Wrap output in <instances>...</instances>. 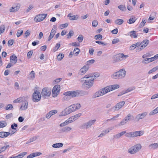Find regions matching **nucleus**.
I'll use <instances>...</instances> for the list:
<instances>
[{
  "mask_svg": "<svg viewBox=\"0 0 158 158\" xmlns=\"http://www.w3.org/2000/svg\"><path fill=\"white\" fill-rule=\"evenodd\" d=\"M118 85H113L110 86H106L100 89L93 96V98H95L102 96L111 91L115 90L119 88Z\"/></svg>",
  "mask_w": 158,
  "mask_h": 158,
  "instance_id": "nucleus-1",
  "label": "nucleus"
},
{
  "mask_svg": "<svg viewBox=\"0 0 158 158\" xmlns=\"http://www.w3.org/2000/svg\"><path fill=\"white\" fill-rule=\"evenodd\" d=\"M142 146L140 144H137L129 148L128 150V152L131 154H135L140 150Z\"/></svg>",
  "mask_w": 158,
  "mask_h": 158,
  "instance_id": "nucleus-2",
  "label": "nucleus"
},
{
  "mask_svg": "<svg viewBox=\"0 0 158 158\" xmlns=\"http://www.w3.org/2000/svg\"><path fill=\"white\" fill-rule=\"evenodd\" d=\"M51 90L48 88H44L42 90L41 94L43 98H46L49 97L51 95Z\"/></svg>",
  "mask_w": 158,
  "mask_h": 158,
  "instance_id": "nucleus-3",
  "label": "nucleus"
},
{
  "mask_svg": "<svg viewBox=\"0 0 158 158\" xmlns=\"http://www.w3.org/2000/svg\"><path fill=\"white\" fill-rule=\"evenodd\" d=\"M149 41L148 40H144L141 43V46L136 48V52H139L141 51L148 44Z\"/></svg>",
  "mask_w": 158,
  "mask_h": 158,
  "instance_id": "nucleus-4",
  "label": "nucleus"
},
{
  "mask_svg": "<svg viewBox=\"0 0 158 158\" xmlns=\"http://www.w3.org/2000/svg\"><path fill=\"white\" fill-rule=\"evenodd\" d=\"M41 96L40 93L38 91L35 92L32 96V99L34 102H38L40 100Z\"/></svg>",
  "mask_w": 158,
  "mask_h": 158,
  "instance_id": "nucleus-5",
  "label": "nucleus"
},
{
  "mask_svg": "<svg viewBox=\"0 0 158 158\" xmlns=\"http://www.w3.org/2000/svg\"><path fill=\"white\" fill-rule=\"evenodd\" d=\"M60 90V86L59 85L54 86L52 89V94L53 97H56Z\"/></svg>",
  "mask_w": 158,
  "mask_h": 158,
  "instance_id": "nucleus-6",
  "label": "nucleus"
},
{
  "mask_svg": "<svg viewBox=\"0 0 158 158\" xmlns=\"http://www.w3.org/2000/svg\"><path fill=\"white\" fill-rule=\"evenodd\" d=\"M96 121V119H91L89 120L87 123H84L82 127L86 129H88L92 125L94 124Z\"/></svg>",
  "mask_w": 158,
  "mask_h": 158,
  "instance_id": "nucleus-7",
  "label": "nucleus"
},
{
  "mask_svg": "<svg viewBox=\"0 0 158 158\" xmlns=\"http://www.w3.org/2000/svg\"><path fill=\"white\" fill-rule=\"evenodd\" d=\"M64 95L69 96V97H72L78 96L79 95V93L77 91H69L64 92Z\"/></svg>",
  "mask_w": 158,
  "mask_h": 158,
  "instance_id": "nucleus-8",
  "label": "nucleus"
},
{
  "mask_svg": "<svg viewBox=\"0 0 158 158\" xmlns=\"http://www.w3.org/2000/svg\"><path fill=\"white\" fill-rule=\"evenodd\" d=\"M47 16V14H42L36 15L34 19V20L36 22H40L43 21Z\"/></svg>",
  "mask_w": 158,
  "mask_h": 158,
  "instance_id": "nucleus-9",
  "label": "nucleus"
},
{
  "mask_svg": "<svg viewBox=\"0 0 158 158\" xmlns=\"http://www.w3.org/2000/svg\"><path fill=\"white\" fill-rule=\"evenodd\" d=\"M147 112H144L141 114H139L136 115L135 118L136 122H138L140 119H143L147 115Z\"/></svg>",
  "mask_w": 158,
  "mask_h": 158,
  "instance_id": "nucleus-10",
  "label": "nucleus"
},
{
  "mask_svg": "<svg viewBox=\"0 0 158 158\" xmlns=\"http://www.w3.org/2000/svg\"><path fill=\"white\" fill-rule=\"evenodd\" d=\"M94 78H93L92 77H91V78L89 79H87L84 82L82 85H88V87L87 86V87L89 89L93 85V81H94Z\"/></svg>",
  "mask_w": 158,
  "mask_h": 158,
  "instance_id": "nucleus-11",
  "label": "nucleus"
},
{
  "mask_svg": "<svg viewBox=\"0 0 158 158\" xmlns=\"http://www.w3.org/2000/svg\"><path fill=\"white\" fill-rule=\"evenodd\" d=\"M125 103V102L124 101H123L118 103L112 108V109L114 111L118 110L124 105Z\"/></svg>",
  "mask_w": 158,
  "mask_h": 158,
  "instance_id": "nucleus-12",
  "label": "nucleus"
},
{
  "mask_svg": "<svg viewBox=\"0 0 158 158\" xmlns=\"http://www.w3.org/2000/svg\"><path fill=\"white\" fill-rule=\"evenodd\" d=\"M69 107L71 111L73 112L79 109L81 107V105L80 104L77 103L71 105Z\"/></svg>",
  "mask_w": 158,
  "mask_h": 158,
  "instance_id": "nucleus-13",
  "label": "nucleus"
},
{
  "mask_svg": "<svg viewBox=\"0 0 158 158\" xmlns=\"http://www.w3.org/2000/svg\"><path fill=\"white\" fill-rule=\"evenodd\" d=\"M89 66L88 65H85L82 68H81L80 70L79 73L80 75H83L84 74L86 71L88 70L89 69Z\"/></svg>",
  "mask_w": 158,
  "mask_h": 158,
  "instance_id": "nucleus-14",
  "label": "nucleus"
},
{
  "mask_svg": "<svg viewBox=\"0 0 158 158\" xmlns=\"http://www.w3.org/2000/svg\"><path fill=\"white\" fill-rule=\"evenodd\" d=\"M72 112L71 111L70 108L69 106L66 108L63 111H62L61 114V115L65 116L68 114Z\"/></svg>",
  "mask_w": 158,
  "mask_h": 158,
  "instance_id": "nucleus-15",
  "label": "nucleus"
},
{
  "mask_svg": "<svg viewBox=\"0 0 158 158\" xmlns=\"http://www.w3.org/2000/svg\"><path fill=\"white\" fill-rule=\"evenodd\" d=\"M128 57V56L124 55L123 53L119 54L117 55L116 59L118 61H120L126 59Z\"/></svg>",
  "mask_w": 158,
  "mask_h": 158,
  "instance_id": "nucleus-16",
  "label": "nucleus"
},
{
  "mask_svg": "<svg viewBox=\"0 0 158 158\" xmlns=\"http://www.w3.org/2000/svg\"><path fill=\"white\" fill-rule=\"evenodd\" d=\"M118 73L120 77V79H122L124 78L126 76V71L125 69H120L118 71Z\"/></svg>",
  "mask_w": 158,
  "mask_h": 158,
  "instance_id": "nucleus-17",
  "label": "nucleus"
},
{
  "mask_svg": "<svg viewBox=\"0 0 158 158\" xmlns=\"http://www.w3.org/2000/svg\"><path fill=\"white\" fill-rule=\"evenodd\" d=\"M28 102L25 100L23 102L22 105L20 107V109L22 110H26L27 108Z\"/></svg>",
  "mask_w": 158,
  "mask_h": 158,
  "instance_id": "nucleus-18",
  "label": "nucleus"
},
{
  "mask_svg": "<svg viewBox=\"0 0 158 158\" xmlns=\"http://www.w3.org/2000/svg\"><path fill=\"white\" fill-rule=\"evenodd\" d=\"M134 118V117L131 114L129 113L128 114L124 119L127 122L133 120Z\"/></svg>",
  "mask_w": 158,
  "mask_h": 158,
  "instance_id": "nucleus-19",
  "label": "nucleus"
},
{
  "mask_svg": "<svg viewBox=\"0 0 158 158\" xmlns=\"http://www.w3.org/2000/svg\"><path fill=\"white\" fill-rule=\"evenodd\" d=\"M133 137H135L140 136L143 134V131H138L132 132Z\"/></svg>",
  "mask_w": 158,
  "mask_h": 158,
  "instance_id": "nucleus-20",
  "label": "nucleus"
},
{
  "mask_svg": "<svg viewBox=\"0 0 158 158\" xmlns=\"http://www.w3.org/2000/svg\"><path fill=\"white\" fill-rule=\"evenodd\" d=\"M10 61L13 64H15L17 62V58L15 55L11 56L10 57Z\"/></svg>",
  "mask_w": 158,
  "mask_h": 158,
  "instance_id": "nucleus-21",
  "label": "nucleus"
},
{
  "mask_svg": "<svg viewBox=\"0 0 158 158\" xmlns=\"http://www.w3.org/2000/svg\"><path fill=\"white\" fill-rule=\"evenodd\" d=\"M10 135V132L5 131L0 132V137L6 138Z\"/></svg>",
  "mask_w": 158,
  "mask_h": 158,
  "instance_id": "nucleus-22",
  "label": "nucleus"
},
{
  "mask_svg": "<svg viewBox=\"0 0 158 158\" xmlns=\"http://www.w3.org/2000/svg\"><path fill=\"white\" fill-rule=\"evenodd\" d=\"M93 75L91 74H89L88 75H86L84 77H82L81 79H80L79 80V81L81 82H83L84 81H85L86 80L85 79H87L89 78L92 77H93Z\"/></svg>",
  "mask_w": 158,
  "mask_h": 158,
  "instance_id": "nucleus-23",
  "label": "nucleus"
},
{
  "mask_svg": "<svg viewBox=\"0 0 158 158\" xmlns=\"http://www.w3.org/2000/svg\"><path fill=\"white\" fill-rule=\"evenodd\" d=\"M25 97H20L16 99L13 101L14 103H19L23 102L25 99Z\"/></svg>",
  "mask_w": 158,
  "mask_h": 158,
  "instance_id": "nucleus-24",
  "label": "nucleus"
},
{
  "mask_svg": "<svg viewBox=\"0 0 158 158\" xmlns=\"http://www.w3.org/2000/svg\"><path fill=\"white\" fill-rule=\"evenodd\" d=\"M35 78V73L34 71H32L30 73L28 78L30 80H33Z\"/></svg>",
  "mask_w": 158,
  "mask_h": 158,
  "instance_id": "nucleus-25",
  "label": "nucleus"
},
{
  "mask_svg": "<svg viewBox=\"0 0 158 158\" xmlns=\"http://www.w3.org/2000/svg\"><path fill=\"white\" fill-rule=\"evenodd\" d=\"M149 148L151 149H154L158 147V143H154L151 144L148 146Z\"/></svg>",
  "mask_w": 158,
  "mask_h": 158,
  "instance_id": "nucleus-26",
  "label": "nucleus"
},
{
  "mask_svg": "<svg viewBox=\"0 0 158 158\" xmlns=\"http://www.w3.org/2000/svg\"><path fill=\"white\" fill-rule=\"evenodd\" d=\"M111 77L114 79H120V77L118 73V71L114 73L111 75Z\"/></svg>",
  "mask_w": 158,
  "mask_h": 158,
  "instance_id": "nucleus-27",
  "label": "nucleus"
},
{
  "mask_svg": "<svg viewBox=\"0 0 158 158\" xmlns=\"http://www.w3.org/2000/svg\"><path fill=\"white\" fill-rule=\"evenodd\" d=\"M71 129V127L66 126L62 128L61 130V131L62 132H67L70 131Z\"/></svg>",
  "mask_w": 158,
  "mask_h": 158,
  "instance_id": "nucleus-28",
  "label": "nucleus"
},
{
  "mask_svg": "<svg viewBox=\"0 0 158 158\" xmlns=\"http://www.w3.org/2000/svg\"><path fill=\"white\" fill-rule=\"evenodd\" d=\"M19 9V6H16L13 7H12L10 10V12H15L17 11Z\"/></svg>",
  "mask_w": 158,
  "mask_h": 158,
  "instance_id": "nucleus-29",
  "label": "nucleus"
},
{
  "mask_svg": "<svg viewBox=\"0 0 158 158\" xmlns=\"http://www.w3.org/2000/svg\"><path fill=\"white\" fill-rule=\"evenodd\" d=\"M109 132V131L108 129H106L105 130H103L102 131V133L98 136V137H101L103 136H104Z\"/></svg>",
  "mask_w": 158,
  "mask_h": 158,
  "instance_id": "nucleus-30",
  "label": "nucleus"
},
{
  "mask_svg": "<svg viewBox=\"0 0 158 158\" xmlns=\"http://www.w3.org/2000/svg\"><path fill=\"white\" fill-rule=\"evenodd\" d=\"M63 145V144L62 143H58L53 144L52 147L54 148H57L62 147Z\"/></svg>",
  "mask_w": 158,
  "mask_h": 158,
  "instance_id": "nucleus-31",
  "label": "nucleus"
},
{
  "mask_svg": "<svg viewBox=\"0 0 158 158\" xmlns=\"http://www.w3.org/2000/svg\"><path fill=\"white\" fill-rule=\"evenodd\" d=\"M130 35L131 37H133L134 38H136L138 36L137 34H136V31H131L130 32Z\"/></svg>",
  "mask_w": 158,
  "mask_h": 158,
  "instance_id": "nucleus-32",
  "label": "nucleus"
},
{
  "mask_svg": "<svg viewBox=\"0 0 158 158\" xmlns=\"http://www.w3.org/2000/svg\"><path fill=\"white\" fill-rule=\"evenodd\" d=\"M9 147V145H8L0 148V153L5 151L7 148Z\"/></svg>",
  "mask_w": 158,
  "mask_h": 158,
  "instance_id": "nucleus-33",
  "label": "nucleus"
},
{
  "mask_svg": "<svg viewBox=\"0 0 158 158\" xmlns=\"http://www.w3.org/2000/svg\"><path fill=\"white\" fill-rule=\"evenodd\" d=\"M80 52V49L77 48H75L73 52L74 55L75 56H77L79 54Z\"/></svg>",
  "mask_w": 158,
  "mask_h": 158,
  "instance_id": "nucleus-34",
  "label": "nucleus"
},
{
  "mask_svg": "<svg viewBox=\"0 0 158 158\" xmlns=\"http://www.w3.org/2000/svg\"><path fill=\"white\" fill-rule=\"evenodd\" d=\"M124 22V21L122 19H117L115 21V23L117 24L120 25L122 24Z\"/></svg>",
  "mask_w": 158,
  "mask_h": 158,
  "instance_id": "nucleus-35",
  "label": "nucleus"
},
{
  "mask_svg": "<svg viewBox=\"0 0 158 158\" xmlns=\"http://www.w3.org/2000/svg\"><path fill=\"white\" fill-rule=\"evenodd\" d=\"M158 113V107L155 109L153 110L152 111L150 112L149 115H153Z\"/></svg>",
  "mask_w": 158,
  "mask_h": 158,
  "instance_id": "nucleus-36",
  "label": "nucleus"
},
{
  "mask_svg": "<svg viewBox=\"0 0 158 158\" xmlns=\"http://www.w3.org/2000/svg\"><path fill=\"white\" fill-rule=\"evenodd\" d=\"M0 128H2L5 127L7 125V123L5 121L0 122Z\"/></svg>",
  "mask_w": 158,
  "mask_h": 158,
  "instance_id": "nucleus-37",
  "label": "nucleus"
},
{
  "mask_svg": "<svg viewBox=\"0 0 158 158\" xmlns=\"http://www.w3.org/2000/svg\"><path fill=\"white\" fill-rule=\"evenodd\" d=\"M127 122L126 120L123 119L122 121H121L120 123L118 124V126H122L125 125L127 123Z\"/></svg>",
  "mask_w": 158,
  "mask_h": 158,
  "instance_id": "nucleus-38",
  "label": "nucleus"
},
{
  "mask_svg": "<svg viewBox=\"0 0 158 158\" xmlns=\"http://www.w3.org/2000/svg\"><path fill=\"white\" fill-rule=\"evenodd\" d=\"M81 115V113H79L78 114H77L73 116V119L75 121L79 117H80Z\"/></svg>",
  "mask_w": 158,
  "mask_h": 158,
  "instance_id": "nucleus-39",
  "label": "nucleus"
},
{
  "mask_svg": "<svg viewBox=\"0 0 158 158\" xmlns=\"http://www.w3.org/2000/svg\"><path fill=\"white\" fill-rule=\"evenodd\" d=\"M27 153V152H22L16 156H17V158H22L24 155H26Z\"/></svg>",
  "mask_w": 158,
  "mask_h": 158,
  "instance_id": "nucleus-40",
  "label": "nucleus"
},
{
  "mask_svg": "<svg viewBox=\"0 0 158 158\" xmlns=\"http://www.w3.org/2000/svg\"><path fill=\"white\" fill-rule=\"evenodd\" d=\"M64 55L62 53H60L58 56L57 59L59 60H61L64 57Z\"/></svg>",
  "mask_w": 158,
  "mask_h": 158,
  "instance_id": "nucleus-41",
  "label": "nucleus"
},
{
  "mask_svg": "<svg viewBox=\"0 0 158 158\" xmlns=\"http://www.w3.org/2000/svg\"><path fill=\"white\" fill-rule=\"evenodd\" d=\"M60 43H58L57 44H56V46H55V47L53 49L54 52H55L56 51H57L58 50V49L60 48Z\"/></svg>",
  "mask_w": 158,
  "mask_h": 158,
  "instance_id": "nucleus-42",
  "label": "nucleus"
},
{
  "mask_svg": "<svg viewBox=\"0 0 158 158\" xmlns=\"http://www.w3.org/2000/svg\"><path fill=\"white\" fill-rule=\"evenodd\" d=\"M118 7L119 9H120L121 10L123 11H125L126 10V7H125V6L123 5H120L118 6Z\"/></svg>",
  "mask_w": 158,
  "mask_h": 158,
  "instance_id": "nucleus-43",
  "label": "nucleus"
},
{
  "mask_svg": "<svg viewBox=\"0 0 158 158\" xmlns=\"http://www.w3.org/2000/svg\"><path fill=\"white\" fill-rule=\"evenodd\" d=\"M95 60L94 59H92L88 60L87 62V64L86 65H91L93 64L95 62Z\"/></svg>",
  "mask_w": 158,
  "mask_h": 158,
  "instance_id": "nucleus-44",
  "label": "nucleus"
},
{
  "mask_svg": "<svg viewBox=\"0 0 158 158\" xmlns=\"http://www.w3.org/2000/svg\"><path fill=\"white\" fill-rule=\"evenodd\" d=\"M94 38L96 40H97L98 39L102 40V36L101 35L98 34L95 35Z\"/></svg>",
  "mask_w": 158,
  "mask_h": 158,
  "instance_id": "nucleus-45",
  "label": "nucleus"
},
{
  "mask_svg": "<svg viewBox=\"0 0 158 158\" xmlns=\"http://www.w3.org/2000/svg\"><path fill=\"white\" fill-rule=\"evenodd\" d=\"M74 34V32L73 30L70 31L69 34L67 35L68 39H69Z\"/></svg>",
  "mask_w": 158,
  "mask_h": 158,
  "instance_id": "nucleus-46",
  "label": "nucleus"
},
{
  "mask_svg": "<svg viewBox=\"0 0 158 158\" xmlns=\"http://www.w3.org/2000/svg\"><path fill=\"white\" fill-rule=\"evenodd\" d=\"M18 125L16 123H14V124L11 125V128L13 130H16V128L17 127Z\"/></svg>",
  "mask_w": 158,
  "mask_h": 158,
  "instance_id": "nucleus-47",
  "label": "nucleus"
},
{
  "mask_svg": "<svg viewBox=\"0 0 158 158\" xmlns=\"http://www.w3.org/2000/svg\"><path fill=\"white\" fill-rule=\"evenodd\" d=\"M13 106L11 104H8L6 107V109L7 110H10L13 109Z\"/></svg>",
  "mask_w": 158,
  "mask_h": 158,
  "instance_id": "nucleus-48",
  "label": "nucleus"
},
{
  "mask_svg": "<svg viewBox=\"0 0 158 158\" xmlns=\"http://www.w3.org/2000/svg\"><path fill=\"white\" fill-rule=\"evenodd\" d=\"M5 29V26L4 25H2L0 26V31L1 33L4 32Z\"/></svg>",
  "mask_w": 158,
  "mask_h": 158,
  "instance_id": "nucleus-49",
  "label": "nucleus"
},
{
  "mask_svg": "<svg viewBox=\"0 0 158 158\" xmlns=\"http://www.w3.org/2000/svg\"><path fill=\"white\" fill-rule=\"evenodd\" d=\"M125 136L127 137H133L132 132H130L125 133Z\"/></svg>",
  "mask_w": 158,
  "mask_h": 158,
  "instance_id": "nucleus-50",
  "label": "nucleus"
},
{
  "mask_svg": "<svg viewBox=\"0 0 158 158\" xmlns=\"http://www.w3.org/2000/svg\"><path fill=\"white\" fill-rule=\"evenodd\" d=\"M56 27L55 26H54L52 29L50 33L52 34V35H54L55 33H56Z\"/></svg>",
  "mask_w": 158,
  "mask_h": 158,
  "instance_id": "nucleus-51",
  "label": "nucleus"
},
{
  "mask_svg": "<svg viewBox=\"0 0 158 158\" xmlns=\"http://www.w3.org/2000/svg\"><path fill=\"white\" fill-rule=\"evenodd\" d=\"M79 17V16L77 15H73L72 17H71L70 20H77V19Z\"/></svg>",
  "mask_w": 158,
  "mask_h": 158,
  "instance_id": "nucleus-52",
  "label": "nucleus"
},
{
  "mask_svg": "<svg viewBox=\"0 0 158 158\" xmlns=\"http://www.w3.org/2000/svg\"><path fill=\"white\" fill-rule=\"evenodd\" d=\"M155 18V13H154L151 14L150 17L148 19L149 20H153Z\"/></svg>",
  "mask_w": 158,
  "mask_h": 158,
  "instance_id": "nucleus-53",
  "label": "nucleus"
},
{
  "mask_svg": "<svg viewBox=\"0 0 158 158\" xmlns=\"http://www.w3.org/2000/svg\"><path fill=\"white\" fill-rule=\"evenodd\" d=\"M65 96L62 99V101L63 102H64L66 101H68L69 100L70 98L69 97V96L64 95Z\"/></svg>",
  "mask_w": 158,
  "mask_h": 158,
  "instance_id": "nucleus-54",
  "label": "nucleus"
},
{
  "mask_svg": "<svg viewBox=\"0 0 158 158\" xmlns=\"http://www.w3.org/2000/svg\"><path fill=\"white\" fill-rule=\"evenodd\" d=\"M135 21V19L132 18H130L129 20L128 21H127V22L129 24H132L134 23Z\"/></svg>",
  "mask_w": 158,
  "mask_h": 158,
  "instance_id": "nucleus-55",
  "label": "nucleus"
},
{
  "mask_svg": "<svg viewBox=\"0 0 158 158\" xmlns=\"http://www.w3.org/2000/svg\"><path fill=\"white\" fill-rule=\"evenodd\" d=\"M57 112V111L56 110H53L50 111L49 112V114H50L51 116H52V115L55 114Z\"/></svg>",
  "mask_w": 158,
  "mask_h": 158,
  "instance_id": "nucleus-56",
  "label": "nucleus"
},
{
  "mask_svg": "<svg viewBox=\"0 0 158 158\" xmlns=\"http://www.w3.org/2000/svg\"><path fill=\"white\" fill-rule=\"evenodd\" d=\"M95 42L97 43L99 45H102L103 46H105L107 45V44L105 43L102 41H96Z\"/></svg>",
  "mask_w": 158,
  "mask_h": 158,
  "instance_id": "nucleus-57",
  "label": "nucleus"
},
{
  "mask_svg": "<svg viewBox=\"0 0 158 158\" xmlns=\"http://www.w3.org/2000/svg\"><path fill=\"white\" fill-rule=\"evenodd\" d=\"M73 117L72 116L71 117L69 118L68 119L66 120L67 122L68 123H70L72 122H73V121H75V120H74L73 119Z\"/></svg>",
  "mask_w": 158,
  "mask_h": 158,
  "instance_id": "nucleus-58",
  "label": "nucleus"
},
{
  "mask_svg": "<svg viewBox=\"0 0 158 158\" xmlns=\"http://www.w3.org/2000/svg\"><path fill=\"white\" fill-rule=\"evenodd\" d=\"M83 40V36L80 35H79L78 37L77 38V40L79 42H82Z\"/></svg>",
  "mask_w": 158,
  "mask_h": 158,
  "instance_id": "nucleus-59",
  "label": "nucleus"
},
{
  "mask_svg": "<svg viewBox=\"0 0 158 158\" xmlns=\"http://www.w3.org/2000/svg\"><path fill=\"white\" fill-rule=\"evenodd\" d=\"M98 24V22L97 20H94L92 22V26L93 27H96Z\"/></svg>",
  "mask_w": 158,
  "mask_h": 158,
  "instance_id": "nucleus-60",
  "label": "nucleus"
},
{
  "mask_svg": "<svg viewBox=\"0 0 158 158\" xmlns=\"http://www.w3.org/2000/svg\"><path fill=\"white\" fill-rule=\"evenodd\" d=\"M151 55L149 52L143 55L142 56V58H145L146 57H150L151 56Z\"/></svg>",
  "mask_w": 158,
  "mask_h": 158,
  "instance_id": "nucleus-61",
  "label": "nucleus"
},
{
  "mask_svg": "<svg viewBox=\"0 0 158 158\" xmlns=\"http://www.w3.org/2000/svg\"><path fill=\"white\" fill-rule=\"evenodd\" d=\"M33 8V6L32 5H30L26 10V12L28 13Z\"/></svg>",
  "mask_w": 158,
  "mask_h": 158,
  "instance_id": "nucleus-62",
  "label": "nucleus"
},
{
  "mask_svg": "<svg viewBox=\"0 0 158 158\" xmlns=\"http://www.w3.org/2000/svg\"><path fill=\"white\" fill-rule=\"evenodd\" d=\"M30 34V31L29 30H27L24 33L25 35L24 37H27Z\"/></svg>",
  "mask_w": 158,
  "mask_h": 158,
  "instance_id": "nucleus-63",
  "label": "nucleus"
},
{
  "mask_svg": "<svg viewBox=\"0 0 158 158\" xmlns=\"http://www.w3.org/2000/svg\"><path fill=\"white\" fill-rule=\"evenodd\" d=\"M23 30H19L17 33V36L18 37H19L23 33Z\"/></svg>",
  "mask_w": 158,
  "mask_h": 158,
  "instance_id": "nucleus-64",
  "label": "nucleus"
}]
</instances>
